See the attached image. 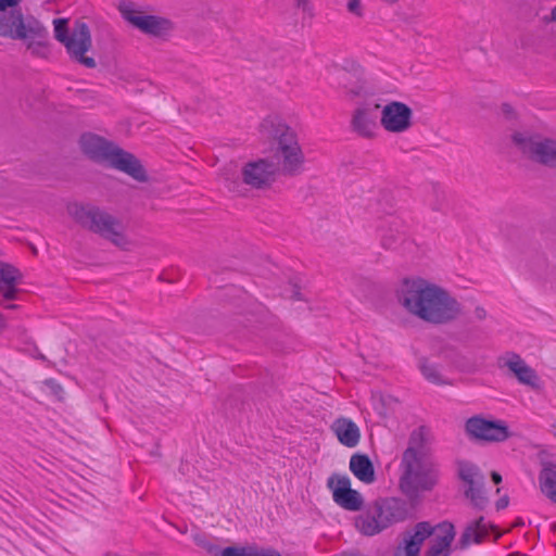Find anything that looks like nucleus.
<instances>
[{
	"label": "nucleus",
	"instance_id": "obj_9",
	"mask_svg": "<svg viewBox=\"0 0 556 556\" xmlns=\"http://www.w3.org/2000/svg\"><path fill=\"white\" fill-rule=\"evenodd\" d=\"M511 140L528 157L546 167L556 169V140L514 132Z\"/></svg>",
	"mask_w": 556,
	"mask_h": 556
},
{
	"label": "nucleus",
	"instance_id": "obj_46",
	"mask_svg": "<svg viewBox=\"0 0 556 556\" xmlns=\"http://www.w3.org/2000/svg\"><path fill=\"white\" fill-rule=\"evenodd\" d=\"M551 20L556 22V5L551 11Z\"/></svg>",
	"mask_w": 556,
	"mask_h": 556
},
{
	"label": "nucleus",
	"instance_id": "obj_3",
	"mask_svg": "<svg viewBox=\"0 0 556 556\" xmlns=\"http://www.w3.org/2000/svg\"><path fill=\"white\" fill-rule=\"evenodd\" d=\"M79 148L85 156L97 164H106L109 167L125 173L139 182H148L149 175L141 161L114 142L93 132L80 135Z\"/></svg>",
	"mask_w": 556,
	"mask_h": 556
},
{
	"label": "nucleus",
	"instance_id": "obj_20",
	"mask_svg": "<svg viewBox=\"0 0 556 556\" xmlns=\"http://www.w3.org/2000/svg\"><path fill=\"white\" fill-rule=\"evenodd\" d=\"M331 429L342 445L346 447H354L358 444L361 431L358 426L352 419L346 417L337 418L333 421Z\"/></svg>",
	"mask_w": 556,
	"mask_h": 556
},
{
	"label": "nucleus",
	"instance_id": "obj_21",
	"mask_svg": "<svg viewBox=\"0 0 556 556\" xmlns=\"http://www.w3.org/2000/svg\"><path fill=\"white\" fill-rule=\"evenodd\" d=\"M349 468L354 477L365 484H371L377 479L374 463L365 453H354L350 458Z\"/></svg>",
	"mask_w": 556,
	"mask_h": 556
},
{
	"label": "nucleus",
	"instance_id": "obj_22",
	"mask_svg": "<svg viewBox=\"0 0 556 556\" xmlns=\"http://www.w3.org/2000/svg\"><path fill=\"white\" fill-rule=\"evenodd\" d=\"M435 529L438 528L432 527L429 521L417 522L413 528V533L406 532L403 548L420 553L424 542L433 534Z\"/></svg>",
	"mask_w": 556,
	"mask_h": 556
},
{
	"label": "nucleus",
	"instance_id": "obj_38",
	"mask_svg": "<svg viewBox=\"0 0 556 556\" xmlns=\"http://www.w3.org/2000/svg\"><path fill=\"white\" fill-rule=\"evenodd\" d=\"M475 315L479 320H483L486 318V311L482 306H477L475 308Z\"/></svg>",
	"mask_w": 556,
	"mask_h": 556
},
{
	"label": "nucleus",
	"instance_id": "obj_29",
	"mask_svg": "<svg viewBox=\"0 0 556 556\" xmlns=\"http://www.w3.org/2000/svg\"><path fill=\"white\" fill-rule=\"evenodd\" d=\"M18 285H3L2 289H0V306L5 309H16L18 308L17 304H11L10 301H15L18 299V294L21 293V289L17 287Z\"/></svg>",
	"mask_w": 556,
	"mask_h": 556
},
{
	"label": "nucleus",
	"instance_id": "obj_24",
	"mask_svg": "<svg viewBox=\"0 0 556 556\" xmlns=\"http://www.w3.org/2000/svg\"><path fill=\"white\" fill-rule=\"evenodd\" d=\"M245 404V393L242 388L236 387L227 395L224 402L225 409L229 412L232 417H236L237 412H241Z\"/></svg>",
	"mask_w": 556,
	"mask_h": 556
},
{
	"label": "nucleus",
	"instance_id": "obj_27",
	"mask_svg": "<svg viewBox=\"0 0 556 556\" xmlns=\"http://www.w3.org/2000/svg\"><path fill=\"white\" fill-rule=\"evenodd\" d=\"M419 370L421 371L425 379L433 384H446L447 381L443 379L438 366L428 362L426 357L419 359Z\"/></svg>",
	"mask_w": 556,
	"mask_h": 556
},
{
	"label": "nucleus",
	"instance_id": "obj_5",
	"mask_svg": "<svg viewBox=\"0 0 556 556\" xmlns=\"http://www.w3.org/2000/svg\"><path fill=\"white\" fill-rule=\"evenodd\" d=\"M67 211L79 226L109 240L114 245L126 249L129 244L122 222L100 207L74 203L68 205Z\"/></svg>",
	"mask_w": 556,
	"mask_h": 556
},
{
	"label": "nucleus",
	"instance_id": "obj_34",
	"mask_svg": "<svg viewBox=\"0 0 556 556\" xmlns=\"http://www.w3.org/2000/svg\"><path fill=\"white\" fill-rule=\"evenodd\" d=\"M509 530H501L496 525L489 522L488 527V535L492 534L494 538V542H496L498 539H501L506 532Z\"/></svg>",
	"mask_w": 556,
	"mask_h": 556
},
{
	"label": "nucleus",
	"instance_id": "obj_25",
	"mask_svg": "<svg viewBox=\"0 0 556 556\" xmlns=\"http://www.w3.org/2000/svg\"><path fill=\"white\" fill-rule=\"evenodd\" d=\"M22 281L23 274L16 266L0 261V289L3 285H20Z\"/></svg>",
	"mask_w": 556,
	"mask_h": 556
},
{
	"label": "nucleus",
	"instance_id": "obj_4",
	"mask_svg": "<svg viewBox=\"0 0 556 556\" xmlns=\"http://www.w3.org/2000/svg\"><path fill=\"white\" fill-rule=\"evenodd\" d=\"M262 138L277 142L275 155L282 157V174L286 176L299 175L305 162V156L298 141L295 130L280 116L268 115L258 126Z\"/></svg>",
	"mask_w": 556,
	"mask_h": 556
},
{
	"label": "nucleus",
	"instance_id": "obj_8",
	"mask_svg": "<svg viewBox=\"0 0 556 556\" xmlns=\"http://www.w3.org/2000/svg\"><path fill=\"white\" fill-rule=\"evenodd\" d=\"M465 432L476 442H504L513 437L506 421L502 419L486 418L483 415H475L465 422Z\"/></svg>",
	"mask_w": 556,
	"mask_h": 556
},
{
	"label": "nucleus",
	"instance_id": "obj_33",
	"mask_svg": "<svg viewBox=\"0 0 556 556\" xmlns=\"http://www.w3.org/2000/svg\"><path fill=\"white\" fill-rule=\"evenodd\" d=\"M501 110L507 121L517 119V113L515 109L507 102L502 103Z\"/></svg>",
	"mask_w": 556,
	"mask_h": 556
},
{
	"label": "nucleus",
	"instance_id": "obj_16",
	"mask_svg": "<svg viewBox=\"0 0 556 556\" xmlns=\"http://www.w3.org/2000/svg\"><path fill=\"white\" fill-rule=\"evenodd\" d=\"M379 104L364 105L357 108L352 116L351 126L353 131L364 138H371L377 126L376 119Z\"/></svg>",
	"mask_w": 556,
	"mask_h": 556
},
{
	"label": "nucleus",
	"instance_id": "obj_2",
	"mask_svg": "<svg viewBox=\"0 0 556 556\" xmlns=\"http://www.w3.org/2000/svg\"><path fill=\"white\" fill-rule=\"evenodd\" d=\"M395 296L408 313L433 325L450 324L462 315L463 306L456 298L424 278H404Z\"/></svg>",
	"mask_w": 556,
	"mask_h": 556
},
{
	"label": "nucleus",
	"instance_id": "obj_42",
	"mask_svg": "<svg viewBox=\"0 0 556 556\" xmlns=\"http://www.w3.org/2000/svg\"><path fill=\"white\" fill-rule=\"evenodd\" d=\"M491 480L494 484H500L503 479H502V476L497 471H492Z\"/></svg>",
	"mask_w": 556,
	"mask_h": 556
},
{
	"label": "nucleus",
	"instance_id": "obj_6",
	"mask_svg": "<svg viewBox=\"0 0 556 556\" xmlns=\"http://www.w3.org/2000/svg\"><path fill=\"white\" fill-rule=\"evenodd\" d=\"M0 36L23 40L35 56L46 59L50 53L49 33L36 18L24 21L23 14L14 13L0 18Z\"/></svg>",
	"mask_w": 556,
	"mask_h": 556
},
{
	"label": "nucleus",
	"instance_id": "obj_10",
	"mask_svg": "<svg viewBox=\"0 0 556 556\" xmlns=\"http://www.w3.org/2000/svg\"><path fill=\"white\" fill-rule=\"evenodd\" d=\"M119 12L125 21L147 35L161 37L172 29L167 18L144 14L132 2H122Z\"/></svg>",
	"mask_w": 556,
	"mask_h": 556
},
{
	"label": "nucleus",
	"instance_id": "obj_44",
	"mask_svg": "<svg viewBox=\"0 0 556 556\" xmlns=\"http://www.w3.org/2000/svg\"><path fill=\"white\" fill-rule=\"evenodd\" d=\"M477 105H479V108H480L481 110H491V109H492V106H491L490 104H488V103H485V102H483V101H479V102H477Z\"/></svg>",
	"mask_w": 556,
	"mask_h": 556
},
{
	"label": "nucleus",
	"instance_id": "obj_37",
	"mask_svg": "<svg viewBox=\"0 0 556 556\" xmlns=\"http://www.w3.org/2000/svg\"><path fill=\"white\" fill-rule=\"evenodd\" d=\"M508 504H509V496L504 495L495 502V508H496V510H502V509H505L508 506Z\"/></svg>",
	"mask_w": 556,
	"mask_h": 556
},
{
	"label": "nucleus",
	"instance_id": "obj_17",
	"mask_svg": "<svg viewBox=\"0 0 556 556\" xmlns=\"http://www.w3.org/2000/svg\"><path fill=\"white\" fill-rule=\"evenodd\" d=\"M437 528L442 534L437 535L432 541L425 556H451L453 548L452 543L456 535L455 527L450 521L440 522Z\"/></svg>",
	"mask_w": 556,
	"mask_h": 556
},
{
	"label": "nucleus",
	"instance_id": "obj_14",
	"mask_svg": "<svg viewBox=\"0 0 556 556\" xmlns=\"http://www.w3.org/2000/svg\"><path fill=\"white\" fill-rule=\"evenodd\" d=\"M458 478L468 485L464 494L470 500L471 505L478 510H483L489 500L483 493V476L479 468L471 463L462 462L459 463Z\"/></svg>",
	"mask_w": 556,
	"mask_h": 556
},
{
	"label": "nucleus",
	"instance_id": "obj_19",
	"mask_svg": "<svg viewBox=\"0 0 556 556\" xmlns=\"http://www.w3.org/2000/svg\"><path fill=\"white\" fill-rule=\"evenodd\" d=\"M488 527L489 522H485L483 516L467 523L455 545V549H467L471 543L482 544L488 536Z\"/></svg>",
	"mask_w": 556,
	"mask_h": 556
},
{
	"label": "nucleus",
	"instance_id": "obj_35",
	"mask_svg": "<svg viewBox=\"0 0 556 556\" xmlns=\"http://www.w3.org/2000/svg\"><path fill=\"white\" fill-rule=\"evenodd\" d=\"M298 8H301L303 12L307 13L309 16L313 15V7L309 0H295Z\"/></svg>",
	"mask_w": 556,
	"mask_h": 556
},
{
	"label": "nucleus",
	"instance_id": "obj_47",
	"mask_svg": "<svg viewBox=\"0 0 556 556\" xmlns=\"http://www.w3.org/2000/svg\"><path fill=\"white\" fill-rule=\"evenodd\" d=\"M38 358L41 359V361H46V356L43 354H39Z\"/></svg>",
	"mask_w": 556,
	"mask_h": 556
},
{
	"label": "nucleus",
	"instance_id": "obj_28",
	"mask_svg": "<svg viewBox=\"0 0 556 556\" xmlns=\"http://www.w3.org/2000/svg\"><path fill=\"white\" fill-rule=\"evenodd\" d=\"M232 556H281L275 548H263L256 544H248L244 546L236 545Z\"/></svg>",
	"mask_w": 556,
	"mask_h": 556
},
{
	"label": "nucleus",
	"instance_id": "obj_32",
	"mask_svg": "<svg viewBox=\"0 0 556 556\" xmlns=\"http://www.w3.org/2000/svg\"><path fill=\"white\" fill-rule=\"evenodd\" d=\"M346 94L350 96V98L362 97V96L367 94V90L365 88V85L362 83V84H357L354 87L349 88L346 90Z\"/></svg>",
	"mask_w": 556,
	"mask_h": 556
},
{
	"label": "nucleus",
	"instance_id": "obj_12",
	"mask_svg": "<svg viewBox=\"0 0 556 556\" xmlns=\"http://www.w3.org/2000/svg\"><path fill=\"white\" fill-rule=\"evenodd\" d=\"M327 488L332 493L333 502L349 511H359L364 506L362 494L352 489L348 476L332 473L327 480Z\"/></svg>",
	"mask_w": 556,
	"mask_h": 556
},
{
	"label": "nucleus",
	"instance_id": "obj_30",
	"mask_svg": "<svg viewBox=\"0 0 556 556\" xmlns=\"http://www.w3.org/2000/svg\"><path fill=\"white\" fill-rule=\"evenodd\" d=\"M21 0H0V18L11 16L14 13L23 14L21 9H17V4Z\"/></svg>",
	"mask_w": 556,
	"mask_h": 556
},
{
	"label": "nucleus",
	"instance_id": "obj_26",
	"mask_svg": "<svg viewBox=\"0 0 556 556\" xmlns=\"http://www.w3.org/2000/svg\"><path fill=\"white\" fill-rule=\"evenodd\" d=\"M389 225L390 228L381 236V244L386 249L395 247L405 238V232L399 229L400 222L396 218L389 222Z\"/></svg>",
	"mask_w": 556,
	"mask_h": 556
},
{
	"label": "nucleus",
	"instance_id": "obj_36",
	"mask_svg": "<svg viewBox=\"0 0 556 556\" xmlns=\"http://www.w3.org/2000/svg\"><path fill=\"white\" fill-rule=\"evenodd\" d=\"M348 10L351 13H354V14L361 16L362 15V12H361V1L359 0H349V2H348Z\"/></svg>",
	"mask_w": 556,
	"mask_h": 556
},
{
	"label": "nucleus",
	"instance_id": "obj_13",
	"mask_svg": "<svg viewBox=\"0 0 556 556\" xmlns=\"http://www.w3.org/2000/svg\"><path fill=\"white\" fill-rule=\"evenodd\" d=\"M279 172V164L269 159L248 162L242 170V180L255 189H264L271 185Z\"/></svg>",
	"mask_w": 556,
	"mask_h": 556
},
{
	"label": "nucleus",
	"instance_id": "obj_23",
	"mask_svg": "<svg viewBox=\"0 0 556 556\" xmlns=\"http://www.w3.org/2000/svg\"><path fill=\"white\" fill-rule=\"evenodd\" d=\"M193 542L205 549L211 556H232L231 553L235 551L236 545L222 547L217 544L212 543L204 533L197 532L192 534Z\"/></svg>",
	"mask_w": 556,
	"mask_h": 556
},
{
	"label": "nucleus",
	"instance_id": "obj_15",
	"mask_svg": "<svg viewBox=\"0 0 556 556\" xmlns=\"http://www.w3.org/2000/svg\"><path fill=\"white\" fill-rule=\"evenodd\" d=\"M413 110L400 101L386 104L381 111V125L390 132H403L413 125Z\"/></svg>",
	"mask_w": 556,
	"mask_h": 556
},
{
	"label": "nucleus",
	"instance_id": "obj_7",
	"mask_svg": "<svg viewBox=\"0 0 556 556\" xmlns=\"http://www.w3.org/2000/svg\"><path fill=\"white\" fill-rule=\"evenodd\" d=\"M53 24L54 37L64 45L70 59L85 67H96L94 59L86 55L92 45L89 26L85 22L76 21L70 29L65 18H55Z\"/></svg>",
	"mask_w": 556,
	"mask_h": 556
},
{
	"label": "nucleus",
	"instance_id": "obj_11",
	"mask_svg": "<svg viewBox=\"0 0 556 556\" xmlns=\"http://www.w3.org/2000/svg\"><path fill=\"white\" fill-rule=\"evenodd\" d=\"M497 367L507 369L506 376L515 378L518 383L527 386L534 391L542 389L541 379L531 366L516 352L508 351L497 357Z\"/></svg>",
	"mask_w": 556,
	"mask_h": 556
},
{
	"label": "nucleus",
	"instance_id": "obj_43",
	"mask_svg": "<svg viewBox=\"0 0 556 556\" xmlns=\"http://www.w3.org/2000/svg\"><path fill=\"white\" fill-rule=\"evenodd\" d=\"M523 526H525V521L521 517L516 518V520L513 523L514 528L523 527Z\"/></svg>",
	"mask_w": 556,
	"mask_h": 556
},
{
	"label": "nucleus",
	"instance_id": "obj_40",
	"mask_svg": "<svg viewBox=\"0 0 556 556\" xmlns=\"http://www.w3.org/2000/svg\"><path fill=\"white\" fill-rule=\"evenodd\" d=\"M225 180H226V187L229 189V190H235L236 187L239 186V180L238 178L237 179H233L231 180L229 177H225Z\"/></svg>",
	"mask_w": 556,
	"mask_h": 556
},
{
	"label": "nucleus",
	"instance_id": "obj_45",
	"mask_svg": "<svg viewBox=\"0 0 556 556\" xmlns=\"http://www.w3.org/2000/svg\"><path fill=\"white\" fill-rule=\"evenodd\" d=\"M405 556H419L420 553L412 551V549H404Z\"/></svg>",
	"mask_w": 556,
	"mask_h": 556
},
{
	"label": "nucleus",
	"instance_id": "obj_39",
	"mask_svg": "<svg viewBox=\"0 0 556 556\" xmlns=\"http://www.w3.org/2000/svg\"><path fill=\"white\" fill-rule=\"evenodd\" d=\"M291 298L293 300H296V301H301L303 299L302 294H301V291H300V287L296 283L293 285V290H292Z\"/></svg>",
	"mask_w": 556,
	"mask_h": 556
},
{
	"label": "nucleus",
	"instance_id": "obj_1",
	"mask_svg": "<svg viewBox=\"0 0 556 556\" xmlns=\"http://www.w3.org/2000/svg\"><path fill=\"white\" fill-rule=\"evenodd\" d=\"M409 444L422 446L424 437L413 431ZM401 465L404 472L400 478V489L407 501L394 496L374 501L365 511L354 518V526L361 534L374 536L395 523L405 521L421 503L420 492L432 491L439 483L438 466L424 462L420 453L412 445L404 451Z\"/></svg>",
	"mask_w": 556,
	"mask_h": 556
},
{
	"label": "nucleus",
	"instance_id": "obj_41",
	"mask_svg": "<svg viewBox=\"0 0 556 556\" xmlns=\"http://www.w3.org/2000/svg\"><path fill=\"white\" fill-rule=\"evenodd\" d=\"M8 328V321L4 314L0 313V334Z\"/></svg>",
	"mask_w": 556,
	"mask_h": 556
},
{
	"label": "nucleus",
	"instance_id": "obj_18",
	"mask_svg": "<svg viewBox=\"0 0 556 556\" xmlns=\"http://www.w3.org/2000/svg\"><path fill=\"white\" fill-rule=\"evenodd\" d=\"M545 455H547L546 451L538 454L541 466L538 477L539 485L541 492L556 504V463L545 459Z\"/></svg>",
	"mask_w": 556,
	"mask_h": 556
},
{
	"label": "nucleus",
	"instance_id": "obj_31",
	"mask_svg": "<svg viewBox=\"0 0 556 556\" xmlns=\"http://www.w3.org/2000/svg\"><path fill=\"white\" fill-rule=\"evenodd\" d=\"M43 384L49 389L50 393L55 396V399L60 402L64 401V389L63 387L53 378H48L43 380Z\"/></svg>",
	"mask_w": 556,
	"mask_h": 556
}]
</instances>
